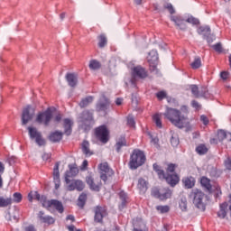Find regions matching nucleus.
I'll return each mask as SVG.
<instances>
[{"instance_id": "c9c22d12", "label": "nucleus", "mask_w": 231, "mask_h": 231, "mask_svg": "<svg viewBox=\"0 0 231 231\" xmlns=\"http://www.w3.org/2000/svg\"><path fill=\"white\" fill-rule=\"evenodd\" d=\"M87 199H88V195H86V193L80 194L78 199V207H79V208H84V205H86Z\"/></svg>"}, {"instance_id": "473e14b6", "label": "nucleus", "mask_w": 231, "mask_h": 231, "mask_svg": "<svg viewBox=\"0 0 231 231\" xmlns=\"http://www.w3.org/2000/svg\"><path fill=\"white\" fill-rule=\"evenodd\" d=\"M13 200L12 198L5 199L4 197H0V208H5L10 205H12Z\"/></svg>"}, {"instance_id": "9b49d317", "label": "nucleus", "mask_w": 231, "mask_h": 231, "mask_svg": "<svg viewBox=\"0 0 231 231\" xmlns=\"http://www.w3.org/2000/svg\"><path fill=\"white\" fill-rule=\"evenodd\" d=\"M33 116H35V109L32 106H27L22 113V125H26L33 119Z\"/></svg>"}, {"instance_id": "a878e982", "label": "nucleus", "mask_w": 231, "mask_h": 231, "mask_svg": "<svg viewBox=\"0 0 231 231\" xmlns=\"http://www.w3.org/2000/svg\"><path fill=\"white\" fill-rule=\"evenodd\" d=\"M226 208H228V203L224 202L220 204V209L217 212V217H220V219H225L226 217Z\"/></svg>"}, {"instance_id": "e433bc0d", "label": "nucleus", "mask_w": 231, "mask_h": 231, "mask_svg": "<svg viewBox=\"0 0 231 231\" xmlns=\"http://www.w3.org/2000/svg\"><path fill=\"white\" fill-rule=\"evenodd\" d=\"M196 152L200 156H203V154H207V152H208V148H207L205 144H199L196 147Z\"/></svg>"}, {"instance_id": "8fccbe9b", "label": "nucleus", "mask_w": 231, "mask_h": 231, "mask_svg": "<svg viewBox=\"0 0 231 231\" xmlns=\"http://www.w3.org/2000/svg\"><path fill=\"white\" fill-rule=\"evenodd\" d=\"M60 164L59 162H56L53 169V179L55 178H60V172L59 171V166Z\"/></svg>"}, {"instance_id": "13d9d810", "label": "nucleus", "mask_w": 231, "mask_h": 231, "mask_svg": "<svg viewBox=\"0 0 231 231\" xmlns=\"http://www.w3.org/2000/svg\"><path fill=\"white\" fill-rule=\"evenodd\" d=\"M228 77H230V74L228 73V71H222L220 73V79H222V80H226Z\"/></svg>"}, {"instance_id": "2f4dec72", "label": "nucleus", "mask_w": 231, "mask_h": 231, "mask_svg": "<svg viewBox=\"0 0 231 231\" xmlns=\"http://www.w3.org/2000/svg\"><path fill=\"white\" fill-rule=\"evenodd\" d=\"M93 100H95V97L88 96V97L83 98L79 102V106L80 107H88V106H89V104H91V102H93Z\"/></svg>"}, {"instance_id": "4c0bfd02", "label": "nucleus", "mask_w": 231, "mask_h": 231, "mask_svg": "<svg viewBox=\"0 0 231 231\" xmlns=\"http://www.w3.org/2000/svg\"><path fill=\"white\" fill-rule=\"evenodd\" d=\"M152 120H153L156 127H158L159 129H162V127H163V125L162 124V116L160 114L153 115Z\"/></svg>"}, {"instance_id": "e2e57ef3", "label": "nucleus", "mask_w": 231, "mask_h": 231, "mask_svg": "<svg viewBox=\"0 0 231 231\" xmlns=\"http://www.w3.org/2000/svg\"><path fill=\"white\" fill-rule=\"evenodd\" d=\"M166 8H167V10H169V12H170V14H174V7L172 6V4H167L166 5Z\"/></svg>"}, {"instance_id": "1a4fd4ad", "label": "nucleus", "mask_w": 231, "mask_h": 231, "mask_svg": "<svg viewBox=\"0 0 231 231\" xmlns=\"http://www.w3.org/2000/svg\"><path fill=\"white\" fill-rule=\"evenodd\" d=\"M152 196L161 199V201H165V199H169L172 196V190L169 188H164L162 189H152Z\"/></svg>"}, {"instance_id": "b1692460", "label": "nucleus", "mask_w": 231, "mask_h": 231, "mask_svg": "<svg viewBox=\"0 0 231 231\" xmlns=\"http://www.w3.org/2000/svg\"><path fill=\"white\" fill-rule=\"evenodd\" d=\"M73 125V121L69 118L64 119V134H67V136H69L71 134V126Z\"/></svg>"}, {"instance_id": "6ab92c4d", "label": "nucleus", "mask_w": 231, "mask_h": 231, "mask_svg": "<svg viewBox=\"0 0 231 231\" xmlns=\"http://www.w3.org/2000/svg\"><path fill=\"white\" fill-rule=\"evenodd\" d=\"M132 75L134 79H146L147 71L145 69L138 66L133 69Z\"/></svg>"}, {"instance_id": "864d4df0", "label": "nucleus", "mask_w": 231, "mask_h": 231, "mask_svg": "<svg viewBox=\"0 0 231 231\" xmlns=\"http://www.w3.org/2000/svg\"><path fill=\"white\" fill-rule=\"evenodd\" d=\"M178 166L176 165V164H174V163H170V164H168V168H167V170H166V171H167V173L166 174H171V173H169V172H174L175 171H176V168H177Z\"/></svg>"}, {"instance_id": "423d86ee", "label": "nucleus", "mask_w": 231, "mask_h": 231, "mask_svg": "<svg viewBox=\"0 0 231 231\" xmlns=\"http://www.w3.org/2000/svg\"><path fill=\"white\" fill-rule=\"evenodd\" d=\"M189 198H192L193 204L197 208H199V210L205 212L207 208V205L205 204V198H207V196L205 193H203V191L199 189H193L189 194Z\"/></svg>"}, {"instance_id": "4be33fe9", "label": "nucleus", "mask_w": 231, "mask_h": 231, "mask_svg": "<svg viewBox=\"0 0 231 231\" xmlns=\"http://www.w3.org/2000/svg\"><path fill=\"white\" fill-rule=\"evenodd\" d=\"M147 185H149V183L144 179L140 178L138 180L137 189L140 191V194H145V192H147Z\"/></svg>"}, {"instance_id": "ddd939ff", "label": "nucleus", "mask_w": 231, "mask_h": 231, "mask_svg": "<svg viewBox=\"0 0 231 231\" xmlns=\"http://www.w3.org/2000/svg\"><path fill=\"white\" fill-rule=\"evenodd\" d=\"M67 190H69V192L73 191V190H78L79 192H82V190H84V183L82 182V180H69V183H67Z\"/></svg>"}, {"instance_id": "4d7b16f0", "label": "nucleus", "mask_w": 231, "mask_h": 231, "mask_svg": "<svg viewBox=\"0 0 231 231\" xmlns=\"http://www.w3.org/2000/svg\"><path fill=\"white\" fill-rule=\"evenodd\" d=\"M156 97L159 100H163V98L167 97V93H165V91H160L156 94Z\"/></svg>"}, {"instance_id": "aec40b11", "label": "nucleus", "mask_w": 231, "mask_h": 231, "mask_svg": "<svg viewBox=\"0 0 231 231\" xmlns=\"http://www.w3.org/2000/svg\"><path fill=\"white\" fill-rule=\"evenodd\" d=\"M38 217L42 223L45 225H53L55 223V219L51 216L44 215V211H40L38 213Z\"/></svg>"}, {"instance_id": "774afa93", "label": "nucleus", "mask_w": 231, "mask_h": 231, "mask_svg": "<svg viewBox=\"0 0 231 231\" xmlns=\"http://www.w3.org/2000/svg\"><path fill=\"white\" fill-rule=\"evenodd\" d=\"M25 231H36L33 226H29L25 227Z\"/></svg>"}, {"instance_id": "58836bf2", "label": "nucleus", "mask_w": 231, "mask_h": 231, "mask_svg": "<svg viewBox=\"0 0 231 231\" xmlns=\"http://www.w3.org/2000/svg\"><path fill=\"white\" fill-rule=\"evenodd\" d=\"M201 66V58L196 57L193 60V62L190 63V67L192 69H199V67Z\"/></svg>"}, {"instance_id": "49530a36", "label": "nucleus", "mask_w": 231, "mask_h": 231, "mask_svg": "<svg viewBox=\"0 0 231 231\" xmlns=\"http://www.w3.org/2000/svg\"><path fill=\"white\" fill-rule=\"evenodd\" d=\"M106 44H107V38H106V35L101 34L99 36L98 46H99V48H104V46H106Z\"/></svg>"}, {"instance_id": "a19ab883", "label": "nucleus", "mask_w": 231, "mask_h": 231, "mask_svg": "<svg viewBox=\"0 0 231 231\" xmlns=\"http://www.w3.org/2000/svg\"><path fill=\"white\" fill-rule=\"evenodd\" d=\"M200 97H202V98H212V96L208 93V88H207V87L201 88Z\"/></svg>"}, {"instance_id": "f3484780", "label": "nucleus", "mask_w": 231, "mask_h": 231, "mask_svg": "<svg viewBox=\"0 0 231 231\" xmlns=\"http://www.w3.org/2000/svg\"><path fill=\"white\" fill-rule=\"evenodd\" d=\"M87 185H88L89 189H92L94 192H100V189L102 187V182L98 181L95 183V179L91 176H88L86 178Z\"/></svg>"}, {"instance_id": "20e7f679", "label": "nucleus", "mask_w": 231, "mask_h": 231, "mask_svg": "<svg viewBox=\"0 0 231 231\" xmlns=\"http://www.w3.org/2000/svg\"><path fill=\"white\" fill-rule=\"evenodd\" d=\"M145 153L142 150H134L130 155L129 169L136 171L138 167H142L145 163Z\"/></svg>"}, {"instance_id": "09e8293b", "label": "nucleus", "mask_w": 231, "mask_h": 231, "mask_svg": "<svg viewBox=\"0 0 231 231\" xmlns=\"http://www.w3.org/2000/svg\"><path fill=\"white\" fill-rule=\"evenodd\" d=\"M127 126L128 127H136V122L134 121V117L133 116H127Z\"/></svg>"}, {"instance_id": "de8ad7c7", "label": "nucleus", "mask_w": 231, "mask_h": 231, "mask_svg": "<svg viewBox=\"0 0 231 231\" xmlns=\"http://www.w3.org/2000/svg\"><path fill=\"white\" fill-rule=\"evenodd\" d=\"M190 89H191V93H192V95H194V97H200L199 88H198L197 85H191Z\"/></svg>"}, {"instance_id": "cd10ccee", "label": "nucleus", "mask_w": 231, "mask_h": 231, "mask_svg": "<svg viewBox=\"0 0 231 231\" xmlns=\"http://www.w3.org/2000/svg\"><path fill=\"white\" fill-rule=\"evenodd\" d=\"M200 184L208 190V192H212V184H210V180L207 177H202L200 179Z\"/></svg>"}, {"instance_id": "603ef678", "label": "nucleus", "mask_w": 231, "mask_h": 231, "mask_svg": "<svg viewBox=\"0 0 231 231\" xmlns=\"http://www.w3.org/2000/svg\"><path fill=\"white\" fill-rule=\"evenodd\" d=\"M204 39L207 40L208 44H212V42L216 41V35L209 32V34H208Z\"/></svg>"}, {"instance_id": "0e129e2a", "label": "nucleus", "mask_w": 231, "mask_h": 231, "mask_svg": "<svg viewBox=\"0 0 231 231\" xmlns=\"http://www.w3.org/2000/svg\"><path fill=\"white\" fill-rule=\"evenodd\" d=\"M50 158H51V153H43L42 160L44 162H48V160H50Z\"/></svg>"}, {"instance_id": "ea45409f", "label": "nucleus", "mask_w": 231, "mask_h": 231, "mask_svg": "<svg viewBox=\"0 0 231 231\" xmlns=\"http://www.w3.org/2000/svg\"><path fill=\"white\" fill-rule=\"evenodd\" d=\"M179 207L182 212H187V198H181L180 199Z\"/></svg>"}, {"instance_id": "2eb2a0df", "label": "nucleus", "mask_w": 231, "mask_h": 231, "mask_svg": "<svg viewBox=\"0 0 231 231\" xmlns=\"http://www.w3.org/2000/svg\"><path fill=\"white\" fill-rule=\"evenodd\" d=\"M95 217L94 219L96 223H102V220L104 219V216H107V211L106 210V208L102 206H97L94 208Z\"/></svg>"}, {"instance_id": "9d476101", "label": "nucleus", "mask_w": 231, "mask_h": 231, "mask_svg": "<svg viewBox=\"0 0 231 231\" xmlns=\"http://www.w3.org/2000/svg\"><path fill=\"white\" fill-rule=\"evenodd\" d=\"M96 138L102 143H107V142H109V130H107L106 125L96 128Z\"/></svg>"}, {"instance_id": "39448f33", "label": "nucleus", "mask_w": 231, "mask_h": 231, "mask_svg": "<svg viewBox=\"0 0 231 231\" xmlns=\"http://www.w3.org/2000/svg\"><path fill=\"white\" fill-rule=\"evenodd\" d=\"M153 171L158 174L160 179L166 180L168 182V185H171V187H176L178 183H180V176L176 173L171 174H165V171L163 170L160 169V166L157 163L153 164Z\"/></svg>"}, {"instance_id": "412c9836", "label": "nucleus", "mask_w": 231, "mask_h": 231, "mask_svg": "<svg viewBox=\"0 0 231 231\" xmlns=\"http://www.w3.org/2000/svg\"><path fill=\"white\" fill-rule=\"evenodd\" d=\"M66 80L70 88H76L79 84V77L75 73H67Z\"/></svg>"}, {"instance_id": "393cba45", "label": "nucleus", "mask_w": 231, "mask_h": 231, "mask_svg": "<svg viewBox=\"0 0 231 231\" xmlns=\"http://www.w3.org/2000/svg\"><path fill=\"white\" fill-rule=\"evenodd\" d=\"M199 35H202L203 39L207 37L208 35H210V26L205 25V26H200L197 30Z\"/></svg>"}, {"instance_id": "f257e3e1", "label": "nucleus", "mask_w": 231, "mask_h": 231, "mask_svg": "<svg viewBox=\"0 0 231 231\" xmlns=\"http://www.w3.org/2000/svg\"><path fill=\"white\" fill-rule=\"evenodd\" d=\"M163 116L171 122V124L179 129H183V127H187L190 124L189 117L181 115V111L176 108L166 107V112Z\"/></svg>"}, {"instance_id": "79ce46f5", "label": "nucleus", "mask_w": 231, "mask_h": 231, "mask_svg": "<svg viewBox=\"0 0 231 231\" xmlns=\"http://www.w3.org/2000/svg\"><path fill=\"white\" fill-rule=\"evenodd\" d=\"M171 144L172 145V147H178L180 145V138L177 134L171 135Z\"/></svg>"}, {"instance_id": "7c9ffc66", "label": "nucleus", "mask_w": 231, "mask_h": 231, "mask_svg": "<svg viewBox=\"0 0 231 231\" xmlns=\"http://www.w3.org/2000/svg\"><path fill=\"white\" fill-rule=\"evenodd\" d=\"M183 184L184 187H186V189H192V187H194L195 185V180L193 177H187L185 179H183Z\"/></svg>"}, {"instance_id": "69168bd1", "label": "nucleus", "mask_w": 231, "mask_h": 231, "mask_svg": "<svg viewBox=\"0 0 231 231\" xmlns=\"http://www.w3.org/2000/svg\"><path fill=\"white\" fill-rule=\"evenodd\" d=\"M60 120H62V116L60 114L56 115V116L54 117V122H56V124H59Z\"/></svg>"}, {"instance_id": "72a5a7b5", "label": "nucleus", "mask_w": 231, "mask_h": 231, "mask_svg": "<svg viewBox=\"0 0 231 231\" xmlns=\"http://www.w3.org/2000/svg\"><path fill=\"white\" fill-rule=\"evenodd\" d=\"M101 66L102 65L100 64V61H98L97 60H91L89 61L88 68L90 69H92L93 71H97V69H100Z\"/></svg>"}, {"instance_id": "a211bd4d", "label": "nucleus", "mask_w": 231, "mask_h": 231, "mask_svg": "<svg viewBox=\"0 0 231 231\" xmlns=\"http://www.w3.org/2000/svg\"><path fill=\"white\" fill-rule=\"evenodd\" d=\"M69 171L65 173V181L69 183V178H75L79 174V168L77 164H69Z\"/></svg>"}, {"instance_id": "f704fd0d", "label": "nucleus", "mask_w": 231, "mask_h": 231, "mask_svg": "<svg viewBox=\"0 0 231 231\" xmlns=\"http://www.w3.org/2000/svg\"><path fill=\"white\" fill-rule=\"evenodd\" d=\"M148 136L151 139V143L158 149L160 147V139L158 138V136L152 134L151 132H148Z\"/></svg>"}, {"instance_id": "6e6552de", "label": "nucleus", "mask_w": 231, "mask_h": 231, "mask_svg": "<svg viewBox=\"0 0 231 231\" xmlns=\"http://www.w3.org/2000/svg\"><path fill=\"white\" fill-rule=\"evenodd\" d=\"M51 118H53V113L51 112V109L48 108L37 115L36 122L38 124H43V125L48 127V125H50V122H51Z\"/></svg>"}, {"instance_id": "7ed1b4c3", "label": "nucleus", "mask_w": 231, "mask_h": 231, "mask_svg": "<svg viewBox=\"0 0 231 231\" xmlns=\"http://www.w3.org/2000/svg\"><path fill=\"white\" fill-rule=\"evenodd\" d=\"M80 129L88 132L93 125H95V120L93 119V112L89 110H84L79 116L78 119Z\"/></svg>"}, {"instance_id": "bb28decb", "label": "nucleus", "mask_w": 231, "mask_h": 231, "mask_svg": "<svg viewBox=\"0 0 231 231\" xmlns=\"http://www.w3.org/2000/svg\"><path fill=\"white\" fill-rule=\"evenodd\" d=\"M99 171L100 173L108 174V176L113 175V170L109 168V164H107V162H103L99 164Z\"/></svg>"}, {"instance_id": "f8f14e48", "label": "nucleus", "mask_w": 231, "mask_h": 231, "mask_svg": "<svg viewBox=\"0 0 231 231\" xmlns=\"http://www.w3.org/2000/svg\"><path fill=\"white\" fill-rule=\"evenodd\" d=\"M148 62L150 64V69L151 71L158 72V69H156V66H158V51L152 50L148 54Z\"/></svg>"}, {"instance_id": "5fc2aeb1", "label": "nucleus", "mask_w": 231, "mask_h": 231, "mask_svg": "<svg viewBox=\"0 0 231 231\" xmlns=\"http://www.w3.org/2000/svg\"><path fill=\"white\" fill-rule=\"evenodd\" d=\"M191 106L197 111H199V109H201V105H199V103L198 101H196V100L191 101Z\"/></svg>"}, {"instance_id": "c85d7f7f", "label": "nucleus", "mask_w": 231, "mask_h": 231, "mask_svg": "<svg viewBox=\"0 0 231 231\" xmlns=\"http://www.w3.org/2000/svg\"><path fill=\"white\" fill-rule=\"evenodd\" d=\"M127 142L125 141V136H121L116 143V149L117 152H120L122 147H125Z\"/></svg>"}, {"instance_id": "0eeeda50", "label": "nucleus", "mask_w": 231, "mask_h": 231, "mask_svg": "<svg viewBox=\"0 0 231 231\" xmlns=\"http://www.w3.org/2000/svg\"><path fill=\"white\" fill-rule=\"evenodd\" d=\"M27 129L31 140H35V143H37V145H39V147L46 145V140L42 138V134H41V132L37 131V128L29 126L27 127Z\"/></svg>"}, {"instance_id": "c756f323", "label": "nucleus", "mask_w": 231, "mask_h": 231, "mask_svg": "<svg viewBox=\"0 0 231 231\" xmlns=\"http://www.w3.org/2000/svg\"><path fill=\"white\" fill-rule=\"evenodd\" d=\"M81 149L83 151V153L87 156H91L93 154V152L89 150V142L88 141H83L81 144Z\"/></svg>"}, {"instance_id": "a18cd8bd", "label": "nucleus", "mask_w": 231, "mask_h": 231, "mask_svg": "<svg viewBox=\"0 0 231 231\" xmlns=\"http://www.w3.org/2000/svg\"><path fill=\"white\" fill-rule=\"evenodd\" d=\"M14 203H21L23 201V195L19 192H15L13 195V199Z\"/></svg>"}, {"instance_id": "37998d69", "label": "nucleus", "mask_w": 231, "mask_h": 231, "mask_svg": "<svg viewBox=\"0 0 231 231\" xmlns=\"http://www.w3.org/2000/svg\"><path fill=\"white\" fill-rule=\"evenodd\" d=\"M156 210L160 212V214H167L169 210H171V208L169 206H157Z\"/></svg>"}, {"instance_id": "bf43d9fd", "label": "nucleus", "mask_w": 231, "mask_h": 231, "mask_svg": "<svg viewBox=\"0 0 231 231\" xmlns=\"http://www.w3.org/2000/svg\"><path fill=\"white\" fill-rule=\"evenodd\" d=\"M225 167L227 171H231V159L228 158L225 161Z\"/></svg>"}, {"instance_id": "dca6fc26", "label": "nucleus", "mask_w": 231, "mask_h": 231, "mask_svg": "<svg viewBox=\"0 0 231 231\" xmlns=\"http://www.w3.org/2000/svg\"><path fill=\"white\" fill-rule=\"evenodd\" d=\"M107 107H109V99L103 94L96 105V109L97 111H107Z\"/></svg>"}, {"instance_id": "f03ea898", "label": "nucleus", "mask_w": 231, "mask_h": 231, "mask_svg": "<svg viewBox=\"0 0 231 231\" xmlns=\"http://www.w3.org/2000/svg\"><path fill=\"white\" fill-rule=\"evenodd\" d=\"M171 21L175 23V25L179 28V30L185 31L187 30V23H189V24H193V26H196L199 24V20L191 14L188 15L185 18L181 15H171Z\"/></svg>"}, {"instance_id": "4468645a", "label": "nucleus", "mask_w": 231, "mask_h": 231, "mask_svg": "<svg viewBox=\"0 0 231 231\" xmlns=\"http://www.w3.org/2000/svg\"><path fill=\"white\" fill-rule=\"evenodd\" d=\"M43 207H53L55 210H57L60 214H62L64 212V206L62 205V202L57 200V199H51L43 202Z\"/></svg>"}, {"instance_id": "5701e85b", "label": "nucleus", "mask_w": 231, "mask_h": 231, "mask_svg": "<svg viewBox=\"0 0 231 231\" xmlns=\"http://www.w3.org/2000/svg\"><path fill=\"white\" fill-rule=\"evenodd\" d=\"M64 134H62V132H59V131H55V132H52L51 133V134L49 135V140L51 142H52V143H59L60 141L62 140V135Z\"/></svg>"}, {"instance_id": "338daca9", "label": "nucleus", "mask_w": 231, "mask_h": 231, "mask_svg": "<svg viewBox=\"0 0 231 231\" xmlns=\"http://www.w3.org/2000/svg\"><path fill=\"white\" fill-rule=\"evenodd\" d=\"M100 179L106 183L107 181V173H100Z\"/></svg>"}, {"instance_id": "6e6d98bb", "label": "nucleus", "mask_w": 231, "mask_h": 231, "mask_svg": "<svg viewBox=\"0 0 231 231\" xmlns=\"http://www.w3.org/2000/svg\"><path fill=\"white\" fill-rule=\"evenodd\" d=\"M213 50H215V51H217L218 53H221V51H223V47L221 46V43H216L215 45H213Z\"/></svg>"}, {"instance_id": "3c124183", "label": "nucleus", "mask_w": 231, "mask_h": 231, "mask_svg": "<svg viewBox=\"0 0 231 231\" xmlns=\"http://www.w3.org/2000/svg\"><path fill=\"white\" fill-rule=\"evenodd\" d=\"M225 138H226V132H225L224 130H219L217 132V140L219 142H223V140H225Z\"/></svg>"}, {"instance_id": "052dcab7", "label": "nucleus", "mask_w": 231, "mask_h": 231, "mask_svg": "<svg viewBox=\"0 0 231 231\" xmlns=\"http://www.w3.org/2000/svg\"><path fill=\"white\" fill-rule=\"evenodd\" d=\"M53 180H54L55 189L57 190L60 187V178H54Z\"/></svg>"}, {"instance_id": "c03bdc74", "label": "nucleus", "mask_w": 231, "mask_h": 231, "mask_svg": "<svg viewBox=\"0 0 231 231\" xmlns=\"http://www.w3.org/2000/svg\"><path fill=\"white\" fill-rule=\"evenodd\" d=\"M119 198L122 201V207H125V204L127 203V193H125V191H120Z\"/></svg>"}, {"instance_id": "680f3d73", "label": "nucleus", "mask_w": 231, "mask_h": 231, "mask_svg": "<svg viewBox=\"0 0 231 231\" xmlns=\"http://www.w3.org/2000/svg\"><path fill=\"white\" fill-rule=\"evenodd\" d=\"M200 120L203 122L204 125H208V117H207V116L202 115Z\"/></svg>"}]
</instances>
